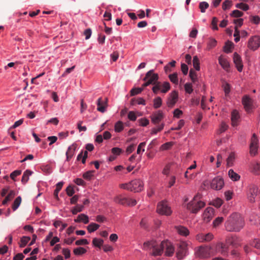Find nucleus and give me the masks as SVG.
<instances>
[{
    "mask_svg": "<svg viewBox=\"0 0 260 260\" xmlns=\"http://www.w3.org/2000/svg\"><path fill=\"white\" fill-rule=\"evenodd\" d=\"M229 177L234 181H238L240 179V176L239 174L234 171L233 170L230 169L229 171Z\"/></svg>",
    "mask_w": 260,
    "mask_h": 260,
    "instance_id": "obj_33",
    "label": "nucleus"
},
{
    "mask_svg": "<svg viewBox=\"0 0 260 260\" xmlns=\"http://www.w3.org/2000/svg\"><path fill=\"white\" fill-rule=\"evenodd\" d=\"M242 103L245 111L250 112L253 108V100L248 95H245L242 99Z\"/></svg>",
    "mask_w": 260,
    "mask_h": 260,
    "instance_id": "obj_12",
    "label": "nucleus"
},
{
    "mask_svg": "<svg viewBox=\"0 0 260 260\" xmlns=\"http://www.w3.org/2000/svg\"><path fill=\"white\" fill-rule=\"evenodd\" d=\"M154 86L152 88V90L153 91V92L155 94H157L158 91L161 90V83L160 82H156L155 83V84H153Z\"/></svg>",
    "mask_w": 260,
    "mask_h": 260,
    "instance_id": "obj_47",
    "label": "nucleus"
},
{
    "mask_svg": "<svg viewBox=\"0 0 260 260\" xmlns=\"http://www.w3.org/2000/svg\"><path fill=\"white\" fill-rule=\"evenodd\" d=\"M176 232L180 236L186 237L189 234L188 229L182 225H176L175 226Z\"/></svg>",
    "mask_w": 260,
    "mask_h": 260,
    "instance_id": "obj_21",
    "label": "nucleus"
},
{
    "mask_svg": "<svg viewBox=\"0 0 260 260\" xmlns=\"http://www.w3.org/2000/svg\"><path fill=\"white\" fill-rule=\"evenodd\" d=\"M100 226L99 224L91 222L87 226V230L89 233H91L96 231Z\"/></svg>",
    "mask_w": 260,
    "mask_h": 260,
    "instance_id": "obj_32",
    "label": "nucleus"
},
{
    "mask_svg": "<svg viewBox=\"0 0 260 260\" xmlns=\"http://www.w3.org/2000/svg\"><path fill=\"white\" fill-rule=\"evenodd\" d=\"M158 75L154 73L153 70H151L146 73L143 80H147L150 84H153L158 81Z\"/></svg>",
    "mask_w": 260,
    "mask_h": 260,
    "instance_id": "obj_9",
    "label": "nucleus"
},
{
    "mask_svg": "<svg viewBox=\"0 0 260 260\" xmlns=\"http://www.w3.org/2000/svg\"><path fill=\"white\" fill-rule=\"evenodd\" d=\"M155 244V242L154 241H147L144 243L143 247L145 249L147 248H151L154 247Z\"/></svg>",
    "mask_w": 260,
    "mask_h": 260,
    "instance_id": "obj_59",
    "label": "nucleus"
},
{
    "mask_svg": "<svg viewBox=\"0 0 260 260\" xmlns=\"http://www.w3.org/2000/svg\"><path fill=\"white\" fill-rule=\"evenodd\" d=\"M184 89L186 93L190 94L193 91L192 85L191 83H186L184 84Z\"/></svg>",
    "mask_w": 260,
    "mask_h": 260,
    "instance_id": "obj_55",
    "label": "nucleus"
},
{
    "mask_svg": "<svg viewBox=\"0 0 260 260\" xmlns=\"http://www.w3.org/2000/svg\"><path fill=\"white\" fill-rule=\"evenodd\" d=\"M251 245L254 248L260 249V239H254L251 243Z\"/></svg>",
    "mask_w": 260,
    "mask_h": 260,
    "instance_id": "obj_64",
    "label": "nucleus"
},
{
    "mask_svg": "<svg viewBox=\"0 0 260 260\" xmlns=\"http://www.w3.org/2000/svg\"><path fill=\"white\" fill-rule=\"evenodd\" d=\"M107 99H106L105 101L103 102L102 98L98 99L97 101V110L102 113H104L106 111V107L107 106Z\"/></svg>",
    "mask_w": 260,
    "mask_h": 260,
    "instance_id": "obj_22",
    "label": "nucleus"
},
{
    "mask_svg": "<svg viewBox=\"0 0 260 260\" xmlns=\"http://www.w3.org/2000/svg\"><path fill=\"white\" fill-rule=\"evenodd\" d=\"M218 61L219 63L223 68V69L226 71L229 69L230 67V63L226 58L222 57L221 56H220L218 58Z\"/></svg>",
    "mask_w": 260,
    "mask_h": 260,
    "instance_id": "obj_24",
    "label": "nucleus"
},
{
    "mask_svg": "<svg viewBox=\"0 0 260 260\" xmlns=\"http://www.w3.org/2000/svg\"><path fill=\"white\" fill-rule=\"evenodd\" d=\"M139 125L141 126H146L149 123V121L146 118H142L138 120Z\"/></svg>",
    "mask_w": 260,
    "mask_h": 260,
    "instance_id": "obj_58",
    "label": "nucleus"
},
{
    "mask_svg": "<svg viewBox=\"0 0 260 260\" xmlns=\"http://www.w3.org/2000/svg\"><path fill=\"white\" fill-rule=\"evenodd\" d=\"M114 201L115 203L124 206H134L137 204L136 200L126 198L121 195L114 198Z\"/></svg>",
    "mask_w": 260,
    "mask_h": 260,
    "instance_id": "obj_4",
    "label": "nucleus"
},
{
    "mask_svg": "<svg viewBox=\"0 0 260 260\" xmlns=\"http://www.w3.org/2000/svg\"><path fill=\"white\" fill-rule=\"evenodd\" d=\"M153 252L152 254L154 256L160 255L163 251V248L161 246V243L159 244L158 246H156V244H155L154 247H152Z\"/></svg>",
    "mask_w": 260,
    "mask_h": 260,
    "instance_id": "obj_28",
    "label": "nucleus"
},
{
    "mask_svg": "<svg viewBox=\"0 0 260 260\" xmlns=\"http://www.w3.org/2000/svg\"><path fill=\"white\" fill-rule=\"evenodd\" d=\"M224 183L222 178L217 176L212 179L211 182V187L215 190H220L224 186Z\"/></svg>",
    "mask_w": 260,
    "mask_h": 260,
    "instance_id": "obj_11",
    "label": "nucleus"
},
{
    "mask_svg": "<svg viewBox=\"0 0 260 260\" xmlns=\"http://www.w3.org/2000/svg\"><path fill=\"white\" fill-rule=\"evenodd\" d=\"M84 209V205H77L72 210V213L75 215L77 214L78 212H81Z\"/></svg>",
    "mask_w": 260,
    "mask_h": 260,
    "instance_id": "obj_48",
    "label": "nucleus"
},
{
    "mask_svg": "<svg viewBox=\"0 0 260 260\" xmlns=\"http://www.w3.org/2000/svg\"><path fill=\"white\" fill-rule=\"evenodd\" d=\"M172 142H167L161 146L160 149L162 150H168L172 146Z\"/></svg>",
    "mask_w": 260,
    "mask_h": 260,
    "instance_id": "obj_62",
    "label": "nucleus"
},
{
    "mask_svg": "<svg viewBox=\"0 0 260 260\" xmlns=\"http://www.w3.org/2000/svg\"><path fill=\"white\" fill-rule=\"evenodd\" d=\"M151 122L154 124L159 123L161 120L164 118V114L162 111L159 110L157 112L153 113L150 116Z\"/></svg>",
    "mask_w": 260,
    "mask_h": 260,
    "instance_id": "obj_20",
    "label": "nucleus"
},
{
    "mask_svg": "<svg viewBox=\"0 0 260 260\" xmlns=\"http://www.w3.org/2000/svg\"><path fill=\"white\" fill-rule=\"evenodd\" d=\"M143 90V88H133L131 89L130 91V95L131 96H134L137 94H138Z\"/></svg>",
    "mask_w": 260,
    "mask_h": 260,
    "instance_id": "obj_52",
    "label": "nucleus"
},
{
    "mask_svg": "<svg viewBox=\"0 0 260 260\" xmlns=\"http://www.w3.org/2000/svg\"><path fill=\"white\" fill-rule=\"evenodd\" d=\"M21 203V197L20 196L17 197L14 200L12 204V209L13 211H15L20 206Z\"/></svg>",
    "mask_w": 260,
    "mask_h": 260,
    "instance_id": "obj_39",
    "label": "nucleus"
},
{
    "mask_svg": "<svg viewBox=\"0 0 260 260\" xmlns=\"http://www.w3.org/2000/svg\"><path fill=\"white\" fill-rule=\"evenodd\" d=\"M258 149V139L255 135L253 134L251 139L250 144V154L252 156H254L257 154Z\"/></svg>",
    "mask_w": 260,
    "mask_h": 260,
    "instance_id": "obj_14",
    "label": "nucleus"
},
{
    "mask_svg": "<svg viewBox=\"0 0 260 260\" xmlns=\"http://www.w3.org/2000/svg\"><path fill=\"white\" fill-rule=\"evenodd\" d=\"M258 189L257 186L254 184H250L248 187L247 198L251 203L255 201V197L257 196Z\"/></svg>",
    "mask_w": 260,
    "mask_h": 260,
    "instance_id": "obj_7",
    "label": "nucleus"
},
{
    "mask_svg": "<svg viewBox=\"0 0 260 260\" xmlns=\"http://www.w3.org/2000/svg\"><path fill=\"white\" fill-rule=\"evenodd\" d=\"M244 225L243 218L238 213H232L225 222L226 230L230 232H239Z\"/></svg>",
    "mask_w": 260,
    "mask_h": 260,
    "instance_id": "obj_1",
    "label": "nucleus"
},
{
    "mask_svg": "<svg viewBox=\"0 0 260 260\" xmlns=\"http://www.w3.org/2000/svg\"><path fill=\"white\" fill-rule=\"evenodd\" d=\"M127 118L131 121H135L136 120L137 116L134 111H131L128 112Z\"/></svg>",
    "mask_w": 260,
    "mask_h": 260,
    "instance_id": "obj_60",
    "label": "nucleus"
},
{
    "mask_svg": "<svg viewBox=\"0 0 260 260\" xmlns=\"http://www.w3.org/2000/svg\"><path fill=\"white\" fill-rule=\"evenodd\" d=\"M63 182L62 181L59 182L56 184V188L54 191L53 195H54L55 198L57 200L59 199L58 194V192H59V191L61 190V189L63 186Z\"/></svg>",
    "mask_w": 260,
    "mask_h": 260,
    "instance_id": "obj_34",
    "label": "nucleus"
},
{
    "mask_svg": "<svg viewBox=\"0 0 260 260\" xmlns=\"http://www.w3.org/2000/svg\"><path fill=\"white\" fill-rule=\"evenodd\" d=\"M259 47L260 36L255 35L251 37L247 42V47L251 50L255 51Z\"/></svg>",
    "mask_w": 260,
    "mask_h": 260,
    "instance_id": "obj_5",
    "label": "nucleus"
},
{
    "mask_svg": "<svg viewBox=\"0 0 260 260\" xmlns=\"http://www.w3.org/2000/svg\"><path fill=\"white\" fill-rule=\"evenodd\" d=\"M223 201L220 198H216V199L212 201L210 203V205L214 206L216 208H219L222 204Z\"/></svg>",
    "mask_w": 260,
    "mask_h": 260,
    "instance_id": "obj_49",
    "label": "nucleus"
},
{
    "mask_svg": "<svg viewBox=\"0 0 260 260\" xmlns=\"http://www.w3.org/2000/svg\"><path fill=\"white\" fill-rule=\"evenodd\" d=\"M189 76L193 83H195L198 80L197 74L192 69L190 70Z\"/></svg>",
    "mask_w": 260,
    "mask_h": 260,
    "instance_id": "obj_51",
    "label": "nucleus"
},
{
    "mask_svg": "<svg viewBox=\"0 0 260 260\" xmlns=\"http://www.w3.org/2000/svg\"><path fill=\"white\" fill-rule=\"evenodd\" d=\"M164 126H165V123H161V124L160 125H159L158 126V127H157V128L154 127V128H152L151 130L150 134L151 135L156 134L157 133L161 131L163 129Z\"/></svg>",
    "mask_w": 260,
    "mask_h": 260,
    "instance_id": "obj_43",
    "label": "nucleus"
},
{
    "mask_svg": "<svg viewBox=\"0 0 260 260\" xmlns=\"http://www.w3.org/2000/svg\"><path fill=\"white\" fill-rule=\"evenodd\" d=\"M178 99V93L176 90L172 91L169 95L167 101V105L168 107L173 108L177 103Z\"/></svg>",
    "mask_w": 260,
    "mask_h": 260,
    "instance_id": "obj_8",
    "label": "nucleus"
},
{
    "mask_svg": "<svg viewBox=\"0 0 260 260\" xmlns=\"http://www.w3.org/2000/svg\"><path fill=\"white\" fill-rule=\"evenodd\" d=\"M75 222H82L84 224H87L89 222L88 216L84 214H79L76 219H74Z\"/></svg>",
    "mask_w": 260,
    "mask_h": 260,
    "instance_id": "obj_25",
    "label": "nucleus"
},
{
    "mask_svg": "<svg viewBox=\"0 0 260 260\" xmlns=\"http://www.w3.org/2000/svg\"><path fill=\"white\" fill-rule=\"evenodd\" d=\"M131 191L135 192L141 191L143 189V182L140 179H135L130 182Z\"/></svg>",
    "mask_w": 260,
    "mask_h": 260,
    "instance_id": "obj_10",
    "label": "nucleus"
},
{
    "mask_svg": "<svg viewBox=\"0 0 260 260\" xmlns=\"http://www.w3.org/2000/svg\"><path fill=\"white\" fill-rule=\"evenodd\" d=\"M162 88L160 90L161 92L165 93L167 92L171 88L169 82L166 81L164 82L161 85Z\"/></svg>",
    "mask_w": 260,
    "mask_h": 260,
    "instance_id": "obj_44",
    "label": "nucleus"
},
{
    "mask_svg": "<svg viewBox=\"0 0 260 260\" xmlns=\"http://www.w3.org/2000/svg\"><path fill=\"white\" fill-rule=\"evenodd\" d=\"M32 174V172L29 170H26L23 174L21 182L25 184L29 180V177Z\"/></svg>",
    "mask_w": 260,
    "mask_h": 260,
    "instance_id": "obj_29",
    "label": "nucleus"
},
{
    "mask_svg": "<svg viewBox=\"0 0 260 260\" xmlns=\"http://www.w3.org/2000/svg\"><path fill=\"white\" fill-rule=\"evenodd\" d=\"M77 148V144L75 143L70 146L66 153V161H69L73 157L75 153L76 150Z\"/></svg>",
    "mask_w": 260,
    "mask_h": 260,
    "instance_id": "obj_19",
    "label": "nucleus"
},
{
    "mask_svg": "<svg viewBox=\"0 0 260 260\" xmlns=\"http://www.w3.org/2000/svg\"><path fill=\"white\" fill-rule=\"evenodd\" d=\"M240 118L239 113L237 110H234L231 113L232 125L236 126L238 124V121Z\"/></svg>",
    "mask_w": 260,
    "mask_h": 260,
    "instance_id": "obj_23",
    "label": "nucleus"
},
{
    "mask_svg": "<svg viewBox=\"0 0 260 260\" xmlns=\"http://www.w3.org/2000/svg\"><path fill=\"white\" fill-rule=\"evenodd\" d=\"M214 216V209L212 207H207L204 212L203 216L204 221H210Z\"/></svg>",
    "mask_w": 260,
    "mask_h": 260,
    "instance_id": "obj_17",
    "label": "nucleus"
},
{
    "mask_svg": "<svg viewBox=\"0 0 260 260\" xmlns=\"http://www.w3.org/2000/svg\"><path fill=\"white\" fill-rule=\"evenodd\" d=\"M124 128L123 122L121 121H117L114 125V130L117 133L121 132Z\"/></svg>",
    "mask_w": 260,
    "mask_h": 260,
    "instance_id": "obj_41",
    "label": "nucleus"
},
{
    "mask_svg": "<svg viewBox=\"0 0 260 260\" xmlns=\"http://www.w3.org/2000/svg\"><path fill=\"white\" fill-rule=\"evenodd\" d=\"M233 60L237 70L241 72L243 67L242 61L241 56L237 52L233 54Z\"/></svg>",
    "mask_w": 260,
    "mask_h": 260,
    "instance_id": "obj_18",
    "label": "nucleus"
},
{
    "mask_svg": "<svg viewBox=\"0 0 260 260\" xmlns=\"http://www.w3.org/2000/svg\"><path fill=\"white\" fill-rule=\"evenodd\" d=\"M145 105L146 102L142 98H139L138 99L133 98L131 100L130 104L132 106H134L136 104Z\"/></svg>",
    "mask_w": 260,
    "mask_h": 260,
    "instance_id": "obj_27",
    "label": "nucleus"
},
{
    "mask_svg": "<svg viewBox=\"0 0 260 260\" xmlns=\"http://www.w3.org/2000/svg\"><path fill=\"white\" fill-rule=\"evenodd\" d=\"M93 246L101 248L103 246L104 240L102 239L94 238L92 241Z\"/></svg>",
    "mask_w": 260,
    "mask_h": 260,
    "instance_id": "obj_30",
    "label": "nucleus"
},
{
    "mask_svg": "<svg viewBox=\"0 0 260 260\" xmlns=\"http://www.w3.org/2000/svg\"><path fill=\"white\" fill-rule=\"evenodd\" d=\"M236 7L237 8L241 9L245 11H247L249 9V6L247 4L243 3H240L237 4L236 5Z\"/></svg>",
    "mask_w": 260,
    "mask_h": 260,
    "instance_id": "obj_53",
    "label": "nucleus"
},
{
    "mask_svg": "<svg viewBox=\"0 0 260 260\" xmlns=\"http://www.w3.org/2000/svg\"><path fill=\"white\" fill-rule=\"evenodd\" d=\"M66 192L68 196L72 197L75 193V190L73 187L71 185L68 186L66 188Z\"/></svg>",
    "mask_w": 260,
    "mask_h": 260,
    "instance_id": "obj_61",
    "label": "nucleus"
},
{
    "mask_svg": "<svg viewBox=\"0 0 260 260\" xmlns=\"http://www.w3.org/2000/svg\"><path fill=\"white\" fill-rule=\"evenodd\" d=\"M15 192L13 190H11L9 192L8 194L6 197L5 199L3 201L2 204L6 205L8 202L12 200L15 196Z\"/></svg>",
    "mask_w": 260,
    "mask_h": 260,
    "instance_id": "obj_26",
    "label": "nucleus"
},
{
    "mask_svg": "<svg viewBox=\"0 0 260 260\" xmlns=\"http://www.w3.org/2000/svg\"><path fill=\"white\" fill-rule=\"evenodd\" d=\"M192 63L193 68L195 69L196 71H200V60L197 56H194L193 57Z\"/></svg>",
    "mask_w": 260,
    "mask_h": 260,
    "instance_id": "obj_40",
    "label": "nucleus"
},
{
    "mask_svg": "<svg viewBox=\"0 0 260 260\" xmlns=\"http://www.w3.org/2000/svg\"><path fill=\"white\" fill-rule=\"evenodd\" d=\"M216 250L222 256L228 257L229 256V245L222 242L217 243L216 246Z\"/></svg>",
    "mask_w": 260,
    "mask_h": 260,
    "instance_id": "obj_13",
    "label": "nucleus"
},
{
    "mask_svg": "<svg viewBox=\"0 0 260 260\" xmlns=\"http://www.w3.org/2000/svg\"><path fill=\"white\" fill-rule=\"evenodd\" d=\"M94 173V170L88 171L83 174V177L86 180H90L93 176Z\"/></svg>",
    "mask_w": 260,
    "mask_h": 260,
    "instance_id": "obj_45",
    "label": "nucleus"
},
{
    "mask_svg": "<svg viewBox=\"0 0 260 260\" xmlns=\"http://www.w3.org/2000/svg\"><path fill=\"white\" fill-rule=\"evenodd\" d=\"M86 252V249L82 247H77L75 248L73 250L74 254L77 256L81 255L85 253Z\"/></svg>",
    "mask_w": 260,
    "mask_h": 260,
    "instance_id": "obj_38",
    "label": "nucleus"
},
{
    "mask_svg": "<svg viewBox=\"0 0 260 260\" xmlns=\"http://www.w3.org/2000/svg\"><path fill=\"white\" fill-rule=\"evenodd\" d=\"M214 238L213 235L211 233L204 234L199 233L196 236V239L199 242H208L211 241Z\"/></svg>",
    "mask_w": 260,
    "mask_h": 260,
    "instance_id": "obj_15",
    "label": "nucleus"
},
{
    "mask_svg": "<svg viewBox=\"0 0 260 260\" xmlns=\"http://www.w3.org/2000/svg\"><path fill=\"white\" fill-rule=\"evenodd\" d=\"M187 254V250L184 248H181L177 252V257L178 259H183Z\"/></svg>",
    "mask_w": 260,
    "mask_h": 260,
    "instance_id": "obj_37",
    "label": "nucleus"
},
{
    "mask_svg": "<svg viewBox=\"0 0 260 260\" xmlns=\"http://www.w3.org/2000/svg\"><path fill=\"white\" fill-rule=\"evenodd\" d=\"M202 195L197 193L186 205V208L192 213H198L202 208L205 206V203L201 201Z\"/></svg>",
    "mask_w": 260,
    "mask_h": 260,
    "instance_id": "obj_2",
    "label": "nucleus"
},
{
    "mask_svg": "<svg viewBox=\"0 0 260 260\" xmlns=\"http://www.w3.org/2000/svg\"><path fill=\"white\" fill-rule=\"evenodd\" d=\"M30 240V237L28 236H23L20 239L19 244L20 248H23L26 246L28 242Z\"/></svg>",
    "mask_w": 260,
    "mask_h": 260,
    "instance_id": "obj_31",
    "label": "nucleus"
},
{
    "mask_svg": "<svg viewBox=\"0 0 260 260\" xmlns=\"http://www.w3.org/2000/svg\"><path fill=\"white\" fill-rule=\"evenodd\" d=\"M162 105V100L160 97L157 96L153 100V107L155 109L159 108Z\"/></svg>",
    "mask_w": 260,
    "mask_h": 260,
    "instance_id": "obj_42",
    "label": "nucleus"
},
{
    "mask_svg": "<svg viewBox=\"0 0 260 260\" xmlns=\"http://www.w3.org/2000/svg\"><path fill=\"white\" fill-rule=\"evenodd\" d=\"M157 212L160 214L166 216H169L172 213L171 207L169 206L167 202L165 201H162L158 203Z\"/></svg>",
    "mask_w": 260,
    "mask_h": 260,
    "instance_id": "obj_3",
    "label": "nucleus"
},
{
    "mask_svg": "<svg viewBox=\"0 0 260 260\" xmlns=\"http://www.w3.org/2000/svg\"><path fill=\"white\" fill-rule=\"evenodd\" d=\"M211 247L208 246H201L199 247L196 252L197 256L205 258L210 256Z\"/></svg>",
    "mask_w": 260,
    "mask_h": 260,
    "instance_id": "obj_6",
    "label": "nucleus"
},
{
    "mask_svg": "<svg viewBox=\"0 0 260 260\" xmlns=\"http://www.w3.org/2000/svg\"><path fill=\"white\" fill-rule=\"evenodd\" d=\"M170 81L175 84H178V75L177 73H174L169 75Z\"/></svg>",
    "mask_w": 260,
    "mask_h": 260,
    "instance_id": "obj_46",
    "label": "nucleus"
},
{
    "mask_svg": "<svg viewBox=\"0 0 260 260\" xmlns=\"http://www.w3.org/2000/svg\"><path fill=\"white\" fill-rule=\"evenodd\" d=\"M223 218L222 217H218L216 218L213 222L214 226L216 227L218 226L223 221Z\"/></svg>",
    "mask_w": 260,
    "mask_h": 260,
    "instance_id": "obj_63",
    "label": "nucleus"
},
{
    "mask_svg": "<svg viewBox=\"0 0 260 260\" xmlns=\"http://www.w3.org/2000/svg\"><path fill=\"white\" fill-rule=\"evenodd\" d=\"M234 46V44L232 42L228 41L225 43V45L223 47V51L226 53H229L232 52V48Z\"/></svg>",
    "mask_w": 260,
    "mask_h": 260,
    "instance_id": "obj_36",
    "label": "nucleus"
},
{
    "mask_svg": "<svg viewBox=\"0 0 260 260\" xmlns=\"http://www.w3.org/2000/svg\"><path fill=\"white\" fill-rule=\"evenodd\" d=\"M161 246L162 247L163 250L166 249V255L167 256H172L174 252V247L172 244L168 241H164L161 242Z\"/></svg>",
    "mask_w": 260,
    "mask_h": 260,
    "instance_id": "obj_16",
    "label": "nucleus"
},
{
    "mask_svg": "<svg viewBox=\"0 0 260 260\" xmlns=\"http://www.w3.org/2000/svg\"><path fill=\"white\" fill-rule=\"evenodd\" d=\"M184 120L183 119H181L178 121V126L176 127H171L170 130L168 131L167 133H169L170 131H174V130H179L184 125Z\"/></svg>",
    "mask_w": 260,
    "mask_h": 260,
    "instance_id": "obj_54",
    "label": "nucleus"
},
{
    "mask_svg": "<svg viewBox=\"0 0 260 260\" xmlns=\"http://www.w3.org/2000/svg\"><path fill=\"white\" fill-rule=\"evenodd\" d=\"M243 15V13L239 10H235L232 12L230 16L233 17L239 18Z\"/></svg>",
    "mask_w": 260,
    "mask_h": 260,
    "instance_id": "obj_56",
    "label": "nucleus"
},
{
    "mask_svg": "<svg viewBox=\"0 0 260 260\" xmlns=\"http://www.w3.org/2000/svg\"><path fill=\"white\" fill-rule=\"evenodd\" d=\"M217 41L216 40L212 38H210L209 41L207 43V46L206 49L207 50H210L213 48L215 47L216 46Z\"/></svg>",
    "mask_w": 260,
    "mask_h": 260,
    "instance_id": "obj_35",
    "label": "nucleus"
},
{
    "mask_svg": "<svg viewBox=\"0 0 260 260\" xmlns=\"http://www.w3.org/2000/svg\"><path fill=\"white\" fill-rule=\"evenodd\" d=\"M209 6L208 3L206 2H202L199 4V8L202 13H205L206 10L208 8Z\"/></svg>",
    "mask_w": 260,
    "mask_h": 260,
    "instance_id": "obj_50",
    "label": "nucleus"
},
{
    "mask_svg": "<svg viewBox=\"0 0 260 260\" xmlns=\"http://www.w3.org/2000/svg\"><path fill=\"white\" fill-rule=\"evenodd\" d=\"M232 5V2L230 0H226L223 3L222 5V8L223 10H226L231 8Z\"/></svg>",
    "mask_w": 260,
    "mask_h": 260,
    "instance_id": "obj_57",
    "label": "nucleus"
}]
</instances>
